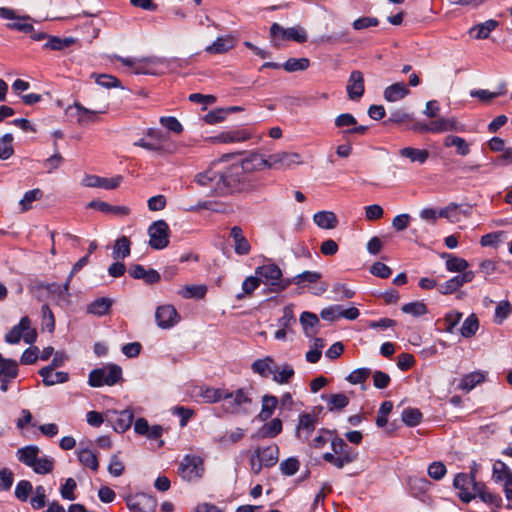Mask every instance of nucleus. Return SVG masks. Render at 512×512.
<instances>
[{"mask_svg": "<svg viewBox=\"0 0 512 512\" xmlns=\"http://www.w3.org/2000/svg\"><path fill=\"white\" fill-rule=\"evenodd\" d=\"M235 46V40L231 35L218 37L211 45L205 48L209 54H223Z\"/></svg>", "mask_w": 512, "mask_h": 512, "instance_id": "cd10ccee", "label": "nucleus"}, {"mask_svg": "<svg viewBox=\"0 0 512 512\" xmlns=\"http://www.w3.org/2000/svg\"><path fill=\"white\" fill-rule=\"evenodd\" d=\"M220 174L221 173L214 171L212 168H208L207 170L196 174L195 182L200 186L211 188V192L208 196H216L215 190L220 184Z\"/></svg>", "mask_w": 512, "mask_h": 512, "instance_id": "6ab92c4d", "label": "nucleus"}, {"mask_svg": "<svg viewBox=\"0 0 512 512\" xmlns=\"http://www.w3.org/2000/svg\"><path fill=\"white\" fill-rule=\"evenodd\" d=\"M78 460L82 465L90 468L93 471H96L99 467V462L96 454L89 449L80 450L78 453Z\"/></svg>", "mask_w": 512, "mask_h": 512, "instance_id": "603ef678", "label": "nucleus"}, {"mask_svg": "<svg viewBox=\"0 0 512 512\" xmlns=\"http://www.w3.org/2000/svg\"><path fill=\"white\" fill-rule=\"evenodd\" d=\"M155 320L162 329H169L175 326L179 320V314L173 305H161L156 309Z\"/></svg>", "mask_w": 512, "mask_h": 512, "instance_id": "ddd939ff", "label": "nucleus"}, {"mask_svg": "<svg viewBox=\"0 0 512 512\" xmlns=\"http://www.w3.org/2000/svg\"><path fill=\"white\" fill-rule=\"evenodd\" d=\"M55 466V461L53 458L44 456L36 460V464L32 466V469L35 473L40 475L49 474L53 471Z\"/></svg>", "mask_w": 512, "mask_h": 512, "instance_id": "864d4df0", "label": "nucleus"}, {"mask_svg": "<svg viewBox=\"0 0 512 512\" xmlns=\"http://www.w3.org/2000/svg\"><path fill=\"white\" fill-rule=\"evenodd\" d=\"M277 405L278 399L276 396L264 395L262 397V407L260 413L258 414V418L261 421L268 420L273 415Z\"/></svg>", "mask_w": 512, "mask_h": 512, "instance_id": "c9c22d12", "label": "nucleus"}, {"mask_svg": "<svg viewBox=\"0 0 512 512\" xmlns=\"http://www.w3.org/2000/svg\"><path fill=\"white\" fill-rule=\"evenodd\" d=\"M399 155L408 158L413 163L424 164L429 158V151L413 147H404L399 150Z\"/></svg>", "mask_w": 512, "mask_h": 512, "instance_id": "2f4dec72", "label": "nucleus"}, {"mask_svg": "<svg viewBox=\"0 0 512 512\" xmlns=\"http://www.w3.org/2000/svg\"><path fill=\"white\" fill-rule=\"evenodd\" d=\"M479 329V320L476 314L469 315L463 322L460 333L464 338L473 337Z\"/></svg>", "mask_w": 512, "mask_h": 512, "instance_id": "49530a36", "label": "nucleus"}, {"mask_svg": "<svg viewBox=\"0 0 512 512\" xmlns=\"http://www.w3.org/2000/svg\"><path fill=\"white\" fill-rule=\"evenodd\" d=\"M410 93L404 82H397L385 88L383 96L388 102H396L402 100Z\"/></svg>", "mask_w": 512, "mask_h": 512, "instance_id": "bb28decb", "label": "nucleus"}, {"mask_svg": "<svg viewBox=\"0 0 512 512\" xmlns=\"http://www.w3.org/2000/svg\"><path fill=\"white\" fill-rule=\"evenodd\" d=\"M260 278L255 274V276L247 277L242 283V293L236 295L237 300H242L245 295L252 294L260 285Z\"/></svg>", "mask_w": 512, "mask_h": 512, "instance_id": "4d7b16f0", "label": "nucleus"}, {"mask_svg": "<svg viewBox=\"0 0 512 512\" xmlns=\"http://www.w3.org/2000/svg\"><path fill=\"white\" fill-rule=\"evenodd\" d=\"M475 480V473L472 472L470 474L466 473H458L453 480V486L455 489L459 490L458 496L461 501L465 503H469L472 499L475 498L471 492H469V486L471 482Z\"/></svg>", "mask_w": 512, "mask_h": 512, "instance_id": "4468645a", "label": "nucleus"}, {"mask_svg": "<svg viewBox=\"0 0 512 512\" xmlns=\"http://www.w3.org/2000/svg\"><path fill=\"white\" fill-rule=\"evenodd\" d=\"M498 25L499 23L496 20L490 19L472 27L470 29V34L476 31L477 33L474 36L476 39H486L488 38L490 32L493 31Z\"/></svg>", "mask_w": 512, "mask_h": 512, "instance_id": "c03bdc74", "label": "nucleus"}, {"mask_svg": "<svg viewBox=\"0 0 512 512\" xmlns=\"http://www.w3.org/2000/svg\"><path fill=\"white\" fill-rule=\"evenodd\" d=\"M331 448L334 453L326 452L323 459L333 466L341 469L345 465L354 462L358 453L351 448L341 437H334L331 440Z\"/></svg>", "mask_w": 512, "mask_h": 512, "instance_id": "f03ea898", "label": "nucleus"}, {"mask_svg": "<svg viewBox=\"0 0 512 512\" xmlns=\"http://www.w3.org/2000/svg\"><path fill=\"white\" fill-rule=\"evenodd\" d=\"M484 381V375L480 372H472L469 374H466L462 377L460 380V383L458 385V388L460 390L469 392L472 390L477 384Z\"/></svg>", "mask_w": 512, "mask_h": 512, "instance_id": "37998d69", "label": "nucleus"}, {"mask_svg": "<svg viewBox=\"0 0 512 512\" xmlns=\"http://www.w3.org/2000/svg\"><path fill=\"white\" fill-rule=\"evenodd\" d=\"M40 449L36 445H28L17 450L16 455L18 460L28 467L34 466L38 459Z\"/></svg>", "mask_w": 512, "mask_h": 512, "instance_id": "c756f323", "label": "nucleus"}, {"mask_svg": "<svg viewBox=\"0 0 512 512\" xmlns=\"http://www.w3.org/2000/svg\"><path fill=\"white\" fill-rule=\"evenodd\" d=\"M300 462L296 457H290L280 463L279 469L283 475L292 476L299 470Z\"/></svg>", "mask_w": 512, "mask_h": 512, "instance_id": "0e129e2a", "label": "nucleus"}, {"mask_svg": "<svg viewBox=\"0 0 512 512\" xmlns=\"http://www.w3.org/2000/svg\"><path fill=\"white\" fill-rule=\"evenodd\" d=\"M92 77H95V81L98 85L105 88H117L121 87V82L115 76L109 74H92Z\"/></svg>", "mask_w": 512, "mask_h": 512, "instance_id": "69168bd1", "label": "nucleus"}, {"mask_svg": "<svg viewBox=\"0 0 512 512\" xmlns=\"http://www.w3.org/2000/svg\"><path fill=\"white\" fill-rule=\"evenodd\" d=\"M123 177L118 175L112 178H104L96 175L86 176L84 184L87 187H99L107 190L116 189L122 182Z\"/></svg>", "mask_w": 512, "mask_h": 512, "instance_id": "a211bd4d", "label": "nucleus"}, {"mask_svg": "<svg viewBox=\"0 0 512 512\" xmlns=\"http://www.w3.org/2000/svg\"><path fill=\"white\" fill-rule=\"evenodd\" d=\"M206 293L205 285H186L178 292L185 299H203Z\"/></svg>", "mask_w": 512, "mask_h": 512, "instance_id": "ea45409f", "label": "nucleus"}, {"mask_svg": "<svg viewBox=\"0 0 512 512\" xmlns=\"http://www.w3.org/2000/svg\"><path fill=\"white\" fill-rule=\"evenodd\" d=\"M122 379V368L117 364H107L93 369L89 373L88 384L91 387L113 386Z\"/></svg>", "mask_w": 512, "mask_h": 512, "instance_id": "39448f33", "label": "nucleus"}, {"mask_svg": "<svg viewBox=\"0 0 512 512\" xmlns=\"http://www.w3.org/2000/svg\"><path fill=\"white\" fill-rule=\"evenodd\" d=\"M131 242L128 237L122 236L118 238L115 242L112 256L114 259H125L130 255L131 249H130Z\"/></svg>", "mask_w": 512, "mask_h": 512, "instance_id": "a19ab883", "label": "nucleus"}, {"mask_svg": "<svg viewBox=\"0 0 512 512\" xmlns=\"http://www.w3.org/2000/svg\"><path fill=\"white\" fill-rule=\"evenodd\" d=\"M149 245L151 248L161 250L169 245L170 229L164 220L153 222L148 228Z\"/></svg>", "mask_w": 512, "mask_h": 512, "instance_id": "0eeeda50", "label": "nucleus"}, {"mask_svg": "<svg viewBox=\"0 0 512 512\" xmlns=\"http://www.w3.org/2000/svg\"><path fill=\"white\" fill-rule=\"evenodd\" d=\"M315 224L322 229H334L338 225V218L334 212L320 211L314 214Z\"/></svg>", "mask_w": 512, "mask_h": 512, "instance_id": "7c9ffc66", "label": "nucleus"}, {"mask_svg": "<svg viewBox=\"0 0 512 512\" xmlns=\"http://www.w3.org/2000/svg\"><path fill=\"white\" fill-rule=\"evenodd\" d=\"M87 207L115 216H127L130 214V209L127 206L111 205L101 200H92L87 204Z\"/></svg>", "mask_w": 512, "mask_h": 512, "instance_id": "aec40b11", "label": "nucleus"}, {"mask_svg": "<svg viewBox=\"0 0 512 512\" xmlns=\"http://www.w3.org/2000/svg\"><path fill=\"white\" fill-rule=\"evenodd\" d=\"M309 65L310 61L308 58H289L282 64V68L287 72H296L306 70Z\"/></svg>", "mask_w": 512, "mask_h": 512, "instance_id": "5fc2aeb1", "label": "nucleus"}, {"mask_svg": "<svg viewBox=\"0 0 512 512\" xmlns=\"http://www.w3.org/2000/svg\"><path fill=\"white\" fill-rule=\"evenodd\" d=\"M255 274L260 278V282L269 285V292L280 293L289 287V278L282 277V270L275 263L256 267Z\"/></svg>", "mask_w": 512, "mask_h": 512, "instance_id": "7ed1b4c3", "label": "nucleus"}, {"mask_svg": "<svg viewBox=\"0 0 512 512\" xmlns=\"http://www.w3.org/2000/svg\"><path fill=\"white\" fill-rule=\"evenodd\" d=\"M431 132L432 133H443L447 131H460L461 128L455 118H439L431 121Z\"/></svg>", "mask_w": 512, "mask_h": 512, "instance_id": "72a5a7b5", "label": "nucleus"}, {"mask_svg": "<svg viewBox=\"0 0 512 512\" xmlns=\"http://www.w3.org/2000/svg\"><path fill=\"white\" fill-rule=\"evenodd\" d=\"M443 144L447 148L455 147L459 156H467L470 153V144L462 137L448 135L444 138Z\"/></svg>", "mask_w": 512, "mask_h": 512, "instance_id": "473e14b6", "label": "nucleus"}, {"mask_svg": "<svg viewBox=\"0 0 512 512\" xmlns=\"http://www.w3.org/2000/svg\"><path fill=\"white\" fill-rule=\"evenodd\" d=\"M75 42L72 37L60 38L57 36H49L48 41L44 44V48L55 51H61L70 47Z\"/></svg>", "mask_w": 512, "mask_h": 512, "instance_id": "de8ad7c7", "label": "nucleus"}, {"mask_svg": "<svg viewBox=\"0 0 512 512\" xmlns=\"http://www.w3.org/2000/svg\"><path fill=\"white\" fill-rule=\"evenodd\" d=\"M74 107L77 111V121L78 123H88V122H94L97 119V114L104 113V111H94L87 109L82 104L76 102L74 104Z\"/></svg>", "mask_w": 512, "mask_h": 512, "instance_id": "09e8293b", "label": "nucleus"}, {"mask_svg": "<svg viewBox=\"0 0 512 512\" xmlns=\"http://www.w3.org/2000/svg\"><path fill=\"white\" fill-rule=\"evenodd\" d=\"M282 431V421L279 418H274L270 422L265 423L258 431L251 437L253 439L275 438Z\"/></svg>", "mask_w": 512, "mask_h": 512, "instance_id": "393cba45", "label": "nucleus"}, {"mask_svg": "<svg viewBox=\"0 0 512 512\" xmlns=\"http://www.w3.org/2000/svg\"><path fill=\"white\" fill-rule=\"evenodd\" d=\"M179 475L187 481L198 479L203 473V461L199 456L186 455L178 467Z\"/></svg>", "mask_w": 512, "mask_h": 512, "instance_id": "6e6552de", "label": "nucleus"}, {"mask_svg": "<svg viewBox=\"0 0 512 512\" xmlns=\"http://www.w3.org/2000/svg\"><path fill=\"white\" fill-rule=\"evenodd\" d=\"M240 166H243L244 171L253 175L252 173L263 168H268L267 158H264L259 153H250L246 158L239 162Z\"/></svg>", "mask_w": 512, "mask_h": 512, "instance_id": "5701e85b", "label": "nucleus"}, {"mask_svg": "<svg viewBox=\"0 0 512 512\" xmlns=\"http://www.w3.org/2000/svg\"><path fill=\"white\" fill-rule=\"evenodd\" d=\"M423 414L417 408H405L402 411L401 419L403 423L409 427H415L422 422Z\"/></svg>", "mask_w": 512, "mask_h": 512, "instance_id": "79ce46f5", "label": "nucleus"}, {"mask_svg": "<svg viewBox=\"0 0 512 512\" xmlns=\"http://www.w3.org/2000/svg\"><path fill=\"white\" fill-rule=\"evenodd\" d=\"M300 323L307 336H313L318 332L319 318L316 314L307 311L303 312L300 316Z\"/></svg>", "mask_w": 512, "mask_h": 512, "instance_id": "f704fd0d", "label": "nucleus"}, {"mask_svg": "<svg viewBox=\"0 0 512 512\" xmlns=\"http://www.w3.org/2000/svg\"><path fill=\"white\" fill-rule=\"evenodd\" d=\"M43 197V192L39 188L32 189L27 191L23 198L20 200L19 204L21 206V210L23 212L28 211L31 208V204L34 201L40 200Z\"/></svg>", "mask_w": 512, "mask_h": 512, "instance_id": "13d9d810", "label": "nucleus"}, {"mask_svg": "<svg viewBox=\"0 0 512 512\" xmlns=\"http://www.w3.org/2000/svg\"><path fill=\"white\" fill-rule=\"evenodd\" d=\"M316 418L309 413L299 415L298 425L296 427V437L305 442L309 439L315 429Z\"/></svg>", "mask_w": 512, "mask_h": 512, "instance_id": "f3484780", "label": "nucleus"}, {"mask_svg": "<svg viewBox=\"0 0 512 512\" xmlns=\"http://www.w3.org/2000/svg\"><path fill=\"white\" fill-rule=\"evenodd\" d=\"M230 235L234 240V251L236 254L247 255L250 253L251 245L244 237L241 227L233 226L231 228Z\"/></svg>", "mask_w": 512, "mask_h": 512, "instance_id": "a878e982", "label": "nucleus"}, {"mask_svg": "<svg viewBox=\"0 0 512 512\" xmlns=\"http://www.w3.org/2000/svg\"><path fill=\"white\" fill-rule=\"evenodd\" d=\"M442 256L443 257H448V259L446 261V269L449 272H459V273H461L464 270H466L467 267L469 266L468 262L465 259H463V258L452 256V255L447 254V253H444Z\"/></svg>", "mask_w": 512, "mask_h": 512, "instance_id": "3c124183", "label": "nucleus"}, {"mask_svg": "<svg viewBox=\"0 0 512 512\" xmlns=\"http://www.w3.org/2000/svg\"><path fill=\"white\" fill-rule=\"evenodd\" d=\"M254 451L255 456L264 463V467H273L278 462L279 447L276 444H271L266 447H257Z\"/></svg>", "mask_w": 512, "mask_h": 512, "instance_id": "412c9836", "label": "nucleus"}, {"mask_svg": "<svg viewBox=\"0 0 512 512\" xmlns=\"http://www.w3.org/2000/svg\"><path fill=\"white\" fill-rule=\"evenodd\" d=\"M250 138L251 134L246 129H234L219 133L213 137V141L219 143H234L244 142Z\"/></svg>", "mask_w": 512, "mask_h": 512, "instance_id": "4be33fe9", "label": "nucleus"}, {"mask_svg": "<svg viewBox=\"0 0 512 512\" xmlns=\"http://www.w3.org/2000/svg\"><path fill=\"white\" fill-rule=\"evenodd\" d=\"M322 274L317 271H303L295 275L292 278H289V286L295 284L299 287H303L304 283H316L319 279H321Z\"/></svg>", "mask_w": 512, "mask_h": 512, "instance_id": "e433bc0d", "label": "nucleus"}, {"mask_svg": "<svg viewBox=\"0 0 512 512\" xmlns=\"http://www.w3.org/2000/svg\"><path fill=\"white\" fill-rule=\"evenodd\" d=\"M414 121V114L408 113L403 109H396L390 112L388 119L385 121V124H398L405 125V128L409 126V123Z\"/></svg>", "mask_w": 512, "mask_h": 512, "instance_id": "58836bf2", "label": "nucleus"}, {"mask_svg": "<svg viewBox=\"0 0 512 512\" xmlns=\"http://www.w3.org/2000/svg\"><path fill=\"white\" fill-rule=\"evenodd\" d=\"M201 396L204 399V401L207 403H216L221 400H223L225 402V399H227V390L206 387L202 390Z\"/></svg>", "mask_w": 512, "mask_h": 512, "instance_id": "a18cd8bd", "label": "nucleus"}, {"mask_svg": "<svg viewBox=\"0 0 512 512\" xmlns=\"http://www.w3.org/2000/svg\"><path fill=\"white\" fill-rule=\"evenodd\" d=\"M512 312V306L509 301H501L495 309L494 322L502 324Z\"/></svg>", "mask_w": 512, "mask_h": 512, "instance_id": "e2e57ef3", "label": "nucleus"}, {"mask_svg": "<svg viewBox=\"0 0 512 512\" xmlns=\"http://www.w3.org/2000/svg\"><path fill=\"white\" fill-rule=\"evenodd\" d=\"M348 97L350 100L358 101L364 94V76L359 70L351 72L346 87Z\"/></svg>", "mask_w": 512, "mask_h": 512, "instance_id": "2eb2a0df", "label": "nucleus"}, {"mask_svg": "<svg viewBox=\"0 0 512 512\" xmlns=\"http://www.w3.org/2000/svg\"><path fill=\"white\" fill-rule=\"evenodd\" d=\"M32 491L33 486L31 482L28 480H21L15 487V497L21 502H26Z\"/></svg>", "mask_w": 512, "mask_h": 512, "instance_id": "680f3d73", "label": "nucleus"}, {"mask_svg": "<svg viewBox=\"0 0 512 512\" xmlns=\"http://www.w3.org/2000/svg\"><path fill=\"white\" fill-rule=\"evenodd\" d=\"M12 142L13 135L11 133H6L0 138V160H7L13 155Z\"/></svg>", "mask_w": 512, "mask_h": 512, "instance_id": "6e6d98bb", "label": "nucleus"}, {"mask_svg": "<svg viewBox=\"0 0 512 512\" xmlns=\"http://www.w3.org/2000/svg\"><path fill=\"white\" fill-rule=\"evenodd\" d=\"M270 36L274 42L277 39L285 41H295L297 43H305L308 39L306 30L301 26L283 28L278 23H273L270 27ZM278 44L275 43V46Z\"/></svg>", "mask_w": 512, "mask_h": 512, "instance_id": "423d86ee", "label": "nucleus"}, {"mask_svg": "<svg viewBox=\"0 0 512 512\" xmlns=\"http://www.w3.org/2000/svg\"><path fill=\"white\" fill-rule=\"evenodd\" d=\"M401 310L403 313L411 314L415 317L425 315L428 312L427 306L419 301L406 303L401 307Z\"/></svg>", "mask_w": 512, "mask_h": 512, "instance_id": "052dcab7", "label": "nucleus"}, {"mask_svg": "<svg viewBox=\"0 0 512 512\" xmlns=\"http://www.w3.org/2000/svg\"><path fill=\"white\" fill-rule=\"evenodd\" d=\"M329 411L342 410L348 406L350 400L344 393L331 394L326 398Z\"/></svg>", "mask_w": 512, "mask_h": 512, "instance_id": "8fccbe9b", "label": "nucleus"}, {"mask_svg": "<svg viewBox=\"0 0 512 512\" xmlns=\"http://www.w3.org/2000/svg\"><path fill=\"white\" fill-rule=\"evenodd\" d=\"M371 373H372V371L370 368H366V367L358 368V369L353 370L346 377V380L353 385L362 384L369 378Z\"/></svg>", "mask_w": 512, "mask_h": 512, "instance_id": "bf43d9fd", "label": "nucleus"}, {"mask_svg": "<svg viewBox=\"0 0 512 512\" xmlns=\"http://www.w3.org/2000/svg\"><path fill=\"white\" fill-rule=\"evenodd\" d=\"M129 275L134 279H142L146 284H155L160 281L161 276L155 269H145L140 264H133L129 267Z\"/></svg>", "mask_w": 512, "mask_h": 512, "instance_id": "dca6fc26", "label": "nucleus"}, {"mask_svg": "<svg viewBox=\"0 0 512 512\" xmlns=\"http://www.w3.org/2000/svg\"><path fill=\"white\" fill-rule=\"evenodd\" d=\"M273 362L272 358L266 357L265 359H257L253 362L251 368L253 372L261 376H268L272 372L270 364Z\"/></svg>", "mask_w": 512, "mask_h": 512, "instance_id": "774afa93", "label": "nucleus"}, {"mask_svg": "<svg viewBox=\"0 0 512 512\" xmlns=\"http://www.w3.org/2000/svg\"><path fill=\"white\" fill-rule=\"evenodd\" d=\"M220 184L215 190L219 197L249 192L256 187L253 175L246 173L243 166L234 163L220 174Z\"/></svg>", "mask_w": 512, "mask_h": 512, "instance_id": "f257e3e1", "label": "nucleus"}, {"mask_svg": "<svg viewBox=\"0 0 512 512\" xmlns=\"http://www.w3.org/2000/svg\"><path fill=\"white\" fill-rule=\"evenodd\" d=\"M300 155L291 152H279L267 157L268 168L284 170L300 163Z\"/></svg>", "mask_w": 512, "mask_h": 512, "instance_id": "9b49d317", "label": "nucleus"}, {"mask_svg": "<svg viewBox=\"0 0 512 512\" xmlns=\"http://www.w3.org/2000/svg\"><path fill=\"white\" fill-rule=\"evenodd\" d=\"M126 503L127 507L134 512H154L157 506L156 498L146 493L129 496Z\"/></svg>", "mask_w": 512, "mask_h": 512, "instance_id": "f8f14e48", "label": "nucleus"}, {"mask_svg": "<svg viewBox=\"0 0 512 512\" xmlns=\"http://www.w3.org/2000/svg\"><path fill=\"white\" fill-rule=\"evenodd\" d=\"M19 374L18 362L14 359L5 358L0 353V390L8 391V384L17 378Z\"/></svg>", "mask_w": 512, "mask_h": 512, "instance_id": "1a4fd4ad", "label": "nucleus"}, {"mask_svg": "<svg viewBox=\"0 0 512 512\" xmlns=\"http://www.w3.org/2000/svg\"><path fill=\"white\" fill-rule=\"evenodd\" d=\"M112 300L106 297L97 298L89 304L87 311L93 315L104 316L109 313Z\"/></svg>", "mask_w": 512, "mask_h": 512, "instance_id": "4c0bfd02", "label": "nucleus"}, {"mask_svg": "<svg viewBox=\"0 0 512 512\" xmlns=\"http://www.w3.org/2000/svg\"><path fill=\"white\" fill-rule=\"evenodd\" d=\"M51 367H43L39 370V375L42 377L43 384L45 386H53L55 384H62L69 380V374L67 372L58 371Z\"/></svg>", "mask_w": 512, "mask_h": 512, "instance_id": "b1692460", "label": "nucleus"}, {"mask_svg": "<svg viewBox=\"0 0 512 512\" xmlns=\"http://www.w3.org/2000/svg\"><path fill=\"white\" fill-rule=\"evenodd\" d=\"M31 321L29 317L24 316L20 319L19 323L12 327V329L5 335V341L8 344H17L20 342L23 333L30 328Z\"/></svg>", "mask_w": 512, "mask_h": 512, "instance_id": "c85d7f7f", "label": "nucleus"}, {"mask_svg": "<svg viewBox=\"0 0 512 512\" xmlns=\"http://www.w3.org/2000/svg\"><path fill=\"white\" fill-rule=\"evenodd\" d=\"M253 400L250 389L238 388L230 392L227 390V399H225L224 409L232 415H248Z\"/></svg>", "mask_w": 512, "mask_h": 512, "instance_id": "20e7f679", "label": "nucleus"}, {"mask_svg": "<svg viewBox=\"0 0 512 512\" xmlns=\"http://www.w3.org/2000/svg\"><path fill=\"white\" fill-rule=\"evenodd\" d=\"M245 435V430L242 428H236L229 434H225L216 439V441L222 445L234 444L239 442Z\"/></svg>", "mask_w": 512, "mask_h": 512, "instance_id": "338daca9", "label": "nucleus"}, {"mask_svg": "<svg viewBox=\"0 0 512 512\" xmlns=\"http://www.w3.org/2000/svg\"><path fill=\"white\" fill-rule=\"evenodd\" d=\"M134 419V413L131 409H125L120 412L108 411L106 413V421L113 427L117 433H124L127 431Z\"/></svg>", "mask_w": 512, "mask_h": 512, "instance_id": "9d476101", "label": "nucleus"}]
</instances>
